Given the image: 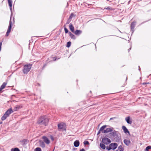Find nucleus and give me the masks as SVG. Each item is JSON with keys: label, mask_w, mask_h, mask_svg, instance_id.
<instances>
[{"label": "nucleus", "mask_w": 151, "mask_h": 151, "mask_svg": "<svg viewBox=\"0 0 151 151\" xmlns=\"http://www.w3.org/2000/svg\"><path fill=\"white\" fill-rule=\"evenodd\" d=\"M48 119L45 116L41 117L37 122V123L40 125L46 126L48 122Z\"/></svg>", "instance_id": "nucleus-1"}, {"label": "nucleus", "mask_w": 151, "mask_h": 151, "mask_svg": "<svg viewBox=\"0 0 151 151\" xmlns=\"http://www.w3.org/2000/svg\"><path fill=\"white\" fill-rule=\"evenodd\" d=\"M107 127L106 125H104L102 126L100 129V131H102V133H105L112 132L113 129L112 128H107L105 130H104V129Z\"/></svg>", "instance_id": "nucleus-2"}, {"label": "nucleus", "mask_w": 151, "mask_h": 151, "mask_svg": "<svg viewBox=\"0 0 151 151\" xmlns=\"http://www.w3.org/2000/svg\"><path fill=\"white\" fill-rule=\"evenodd\" d=\"M32 67V65L29 64L24 65L23 72L24 74H27L30 70Z\"/></svg>", "instance_id": "nucleus-3"}, {"label": "nucleus", "mask_w": 151, "mask_h": 151, "mask_svg": "<svg viewBox=\"0 0 151 151\" xmlns=\"http://www.w3.org/2000/svg\"><path fill=\"white\" fill-rule=\"evenodd\" d=\"M117 144L116 143H112L110 144L109 146H107L106 147V149L110 150L111 149L114 150L117 148Z\"/></svg>", "instance_id": "nucleus-4"}, {"label": "nucleus", "mask_w": 151, "mask_h": 151, "mask_svg": "<svg viewBox=\"0 0 151 151\" xmlns=\"http://www.w3.org/2000/svg\"><path fill=\"white\" fill-rule=\"evenodd\" d=\"M65 124L63 123L59 124L58 125V130L59 131L65 129Z\"/></svg>", "instance_id": "nucleus-5"}, {"label": "nucleus", "mask_w": 151, "mask_h": 151, "mask_svg": "<svg viewBox=\"0 0 151 151\" xmlns=\"http://www.w3.org/2000/svg\"><path fill=\"white\" fill-rule=\"evenodd\" d=\"M102 141L103 143L106 145L109 144L111 142L110 139L106 137H104L102 138Z\"/></svg>", "instance_id": "nucleus-6"}, {"label": "nucleus", "mask_w": 151, "mask_h": 151, "mask_svg": "<svg viewBox=\"0 0 151 151\" xmlns=\"http://www.w3.org/2000/svg\"><path fill=\"white\" fill-rule=\"evenodd\" d=\"M11 19V18L10 19ZM12 22L11 20V19H10L9 23V25L7 30V32L6 33V36H7L9 34L10 32H11V28H12Z\"/></svg>", "instance_id": "nucleus-7"}, {"label": "nucleus", "mask_w": 151, "mask_h": 151, "mask_svg": "<svg viewBox=\"0 0 151 151\" xmlns=\"http://www.w3.org/2000/svg\"><path fill=\"white\" fill-rule=\"evenodd\" d=\"M13 111L12 108H10L8 110L6 111L5 114L7 116H9V115L12 113L13 112Z\"/></svg>", "instance_id": "nucleus-8"}, {"label": "nucleus", "mask_w": 151, "mask_h": 151, "mask_svg": "<svg viewBox=\"0 0 151 151\" xmlns=\"http://www.w3.org/2000/svg\"><path fill=\"white\" fill-rule=\"evenodd\" d=\"M22 106L21 105H17L15 106L13 109V111H16L19 109L21 108Z\"/></svg>", "instance_id": "nucleus-9"}, {"label": "nucleus", "mask_w": 151, "mask_h": 151, "mask_svg": "<svg viewBox=\"0 0 151 151\" xmlns=\"http://www.w3.org/2000/svg\"><path fill=\"white\" fill-rule=\"evenodd\" d=\"M122 129L123 130L124 132L126 134H127L128 133L129 134V131L128 129L125 126H123L122 127Z\"/></svg>", "instance_id": "nucleus-10"}, {"label": "nucleus", "mask_w": 151, "mask_h": 151, "mask_svg": "<svg viewBox=\"0 0 151 151\" xmlns=\"http://www.w3.org/2000/svg\"><path fill=\"white\" fill-rule=\"evenodd\" d=\"M42 139H43L44 142L47 144H48L50 143V142L49 139L46 137L43 136Z\"/></svg>", "instance_id": "nucleus-11"}, {"label": "nucleus", "mask_w": 151, "mask_h": 151, "mask_svg": "<svg viewBox=\"0 0 151 151\" xmlns=\"http://www.w3.org/2000/svg\"><path fill=\"white\" fill-rule=\"evenodd\" d=\"M125 120L129 124H131L132 123V121L130 119V116H128L125 118Z\"/></svg>", "instance_id": "nucleus-12"}, {"label": "nucleus", "mask_w": 151, "mask_h": 151, "mask_svg": "<svg viewBox=\"0 0 151 151\" xmlns=\"http://www.w3.org/2000/svg\"><path fill=\"white\" fill-rule=\"evenodd\" d=\"M69 27L70 30L73 32H74V28L72 24L70 23L69 26Z\"/></svg>", "instance_id": "nucleus-13"}, {"label": "nucleus", "mask_w": 151, "mask_h": 151, "mask_svg": "<svg viewBox=\"0 0 151 151\" xmlns=\"http://www.w3.org/2000/svg\"><path fill=\"white\" fill-rule=\"evenodd\" d=\"M80 143L79 141L76 140L74 142V145L76 147H78Z\"/></svg>", "instance_id": "nucleus-14"}, {"label": "nucleus", "mask_w": 151, "mask_h": 151, "mask_svg": "<svg viewBox=\"0 0 151 151\" xmlns=\"http://www.w3.org/2000/svg\"><path fill=\"white\" fill-rule=\"evenodd\" d=\"M74 33L76 35H78L82 33V31L80 30H77L74 32Z\"/></svg>", "instance_id": "nucleus-15"}, {"label": "nucleus", "mask_w": 151, "mask_h": 151, "mask_svg": "<svg viewBox=\"0 0 151 151\" xmlns=\"http://www.w3.org/2000/svg\"><path fill=\"white\" fill-rule=\"evenodd\" d=\"M6 83L4 82L0 87V91L4 89L6 85Z\"/></svg>", "instance_id": "nucleus-16"}, {"label": "nucleus", "mask_w": 151, "mask_h": 151, "mask_svg": "<svg viewBox=\"0 0 151 151\" xmlns=\"http://www.w3.org/2000/svg\"><path fill=\"white\" fill-rule=\"evenodd\" d=\"M124 142L126 145L128 146L130 143V141L129 140L125 139L124 140Z\"/></svg>", "instance_id": "nucleus-17"}, {"label": "nucleus", "mask_w": 151, "mask_h": 151, "mask_svg": "<svg viewBox=\"0 0 151 151\" xmlns=\"http://www.w3.org/2000/svg\"><path fill=\"white\" fill-rule=\"evenodd\" d=\"M40 145L42 147H44L45 146V145L44 143L42 141H39Z\"/></svg>", "instance_id": "nucleus-18"}, {"label": "nucleus", "mask_w": 151, "mask_h": 151, "mask_svg": "<svg viewBox=\"0 0 151 151\" xmlns=\"http://www.w3.org/2000/svg\"><path fill=\"white\" fill-rule=\"evenodd\" d=\"M12 0H8V3L9 6L10 8V9H12Z\"/></svg>", "instance_id": "nucleus-19"}, {"label": "nucleus", "mask_w": 151, "mask_h": 151, "mask_svg": "<svg viewBox=\"0 0 151 151\" xmlns=\"http://www.w3.org/2000/svg\"><path fill=\"white\" fill-rule=\"evenodd\" d=\"M100 147L103 150H104L105 149V145L104 144L101 143H100Z\"/></svg>", "instance_id": "nucleus-20"}, {"label": "nucleus", "mask_w": 151, "mask_h": 151, "mask_svg": "<svg viewBox=\"0 0 151 151\" xmlns=\"http://www.w3.org/2000/svg\"><path fill=\"white\" fill-rule=\"evenodd\" d=\"M8 117V116L4 114V115L1 117V119L2 121H4Z\"/></svg>", "instance_id": "nucleus-21"}, {"label": "nucleus", "mask_w": 151, "mask_h": 151, "mask_svg": "<svg viewBox=\"0 0 151 151\" xmlns=\"http://www.w3.org/2000/svg\"><path fill=\"white\" fill-rule=\"evenodd\" d=\"M69 36L71 37V38L73 39H75L76 38L75 37L74 35L71 33L70 32L69 33Z\"/></svg>", "instance_id": "nucleus-22"}, {"label": "nucleus", "mask_w": 151, "mask_h": 151, "mask_svg": "<svg viewBox=\"0 0 151 151\" xmlns=\"http://www.w3.org/2000/svg\"><path fill=\"white\" fill-rule=\"evenodd\" d=\"M135 24H136L135 22H133L132 23V24H131V27L132 29L134 28V27H135Z\"/></svg>", "instance_id": "nucleus-23"}, {"label": "nucleus", "mask_w": 151, "mask_h": 151, "mask_svg": "<svg viewBox=\"0 0 151 151\" xmlns=\"http://www.w3.org/2000/svg\"><path fill=\"white\" fill-rule=\"evenodd\" d=\"M151 149V146H149L146 147L145 151H148L149 150Z\"/></svg>", "instance_id": "nucleus-24"}, {"label": "nucleus", "mask_w": 151, "mask_h": 151, "mask_svg": "<svg viewBox=\"0 0 151 151\" xmlns=\"http://www.w3.org/2000/svg\"><path fill=\"white\" fill-rule=\"evenodd\" d=\"M110 134L113 136H115L116 134V132L115 131L110 133Z\"/></svg>", "instance_id": "nucleus-25"}, {"label": "nucleus", "mask_w": 151, "mask_h": 151, "mask_svg": "<svg viewBox=\"0 0 151 151\" xmlns=\"http://www.w3.org/2000/svg\"><path fill=\"white\" fill-rule=\"evenodd\" d=\"M11 151H20L18 148H14V149H11Z\"/></svg>", "instance_id": "nucleus-26"}, {"label": "nucleus", "mask_w": 151, "mask_h": 151, "mask_svg": "<svg viewBox=\"0 0 151 151\" xmlns=\"http://www.w3.org/2000/svg\"><path fill=\"white\" fill-rule=\"evenodd\" d=\"M71 44V43L70 42H68L67 43V47H69L70 46Z\"/></svg>", "instance_id": "nucleus-27"}, {"label": "nucleus", "mask_w": 151, "mask_h": 151, "mask_svg": "<svg viewBox=\"0 0 151 151\" xmlns=\"http://www.w3.org/2000/svg\"><path fill=\"white\" fill-rule=\"evenodd\" d=\"M35 151H41V150L40 147H37L35 149Z\"/></svg>", "instance_id": "nucleus-28"}, {"label": "nucleus", "mask_w": 151, "mask_h": 151, "mask_svg": "<svg viewBox=\"0 0 151 151\" xmlns=\"http://www.w3.org/2000/svg\"><path fill=\"white\" fill-rule=\"evenodd\" d=\"M64 30L66 33H67L68 32V30L66 27L64 28Z\"/></svg>", "instance_id": "nucleus-29"}, {"label": "nucleus", "mask_w": 151, "mask_h": 151, "mask_svg": "<svg viewBox=\"0 0 151 151\" xmlns=\"http://www.w3.org/2000/svg\"><path fill=\"white\" fill-rule=\"evenodd\" d=\"M84 144L85 145H88L89 144V142L87 141H85L84 142Z\"/></svg>", "instance_id": "nucleus-30"}, {"label": "nucleus", "mask_w": 151, "mask_h": 151, "mask_svg": "<svg viewBox=\"0 0 151 151\" xmlns=\"http://www.w3.org/2000/svg\"><path fill=\"white\" fill-rule=\"evenodd\" d=\"M71 21V20H70L68 19V20L66 22V24H69L70 23V22Z\"/></svg>", "instance_id": "nucleus-31"}, {"label": "nucleus", "mask_w": 151, "mask_h": 151, "mask_svg": "<svg viewBox=\"0 0 151 151\" xmlns=\"http://www.w3.org/2000/svg\"><path fill=\"white\" fill-rule=\"evenodd\" d=\"M122 149H123L122 148V146H120L118 147V150H121Z\"/></svg>", "instance_id": "nucleus-32"}, {"label": "nucleus", "mask_w": 151, "mask_h": 151, "mask_svg": "<svg viewBox=\"0 0 151 151\" xmlns=\"http://www.w3.org/2000/svg\"><path fill=\"white\" fill-rule=\"evenodd\" d=\"M2 45V42L0 43V51L1 50V46Z\"/></svg>", "instance_id": "nucleus-33"}, {"label": "nucleus", "mask_w": 151, "mask_h": 151, "mask_svg": "<svg viewBox=\"0 0 151 151\" xmlns=\"http://www.w3.org/2000/svg\"><path fill=\"white\" fill-rule=\"evenodd\" d=\"M105 9H111V8L110 7H108L106 8H105Z\"/></svg>", "instance_id": "nucleus-34"}, {"label": "nucleus", "mask_w": 151, "mask_h": 151, "mask_svg": "<svg viewBox=\"0 0 151 151\" xmlns=\"http://www.w3.org/2000/svg\"><path fill=\"white\" fill-rule=\"evenodd\" d=\"M149 83H142V84L143 85H145L146 84H149Z\"/></svg>", "instance_id": "nucleus-35"}, {"label": "nucleus", "mask_w": 151, "mask_h": 151, "mask_svg": "<svg viewBox=\"0 0 151 151\" xmlns=\"http://www.w3.org/2000/svg\"><path fill=\"white\" fill-rule=\"evenodd\" d=\"M80 151H86L84 149H82Z\"/></svg>", "instance_id": "nucleus-36"}, {"label": "nucleus", "mask_w": 151, "mask_h": 151, "mask_svg": "<svg viewBox=\"0 0 151 151\" xmlns=\"http://www.w3.org/2000/svg\"><path fill=\"white\" fill-rule=\"evenodd\" d=\"M72 17H71L70 16V17H69V18L68 19H70V20H71V19H72Z\"/></svg>", "instance_id": "nucleus-37"}, {"label": "nucleus", "mask_w": 151, "mask_h": 151, "mask_svg": "<svg viewBox=\"0 0 151 151\" xmlns=\"http://www.w3.org/2000/svg\"><path fill=\"white\" fill-rule=\"evenodd\" d=\"M73 13H71V15L70 16L72 17H73Z\"/></svg>", "instance_id": "nucleus-38"}, {"label": "nucleus", "mask_w": 151, "mask_h": 151, "mask_svg": "<svg viewBox=\"0 0 151 151\" xmlns=\"http://www.w3.org/2000/svg\"><path fill=\"white\" fill-rule=\"evenodd\" d=\"M100 132H101V131H100V130H99V131L98 133V134H98L100 133ZM101 132H102V131H101Z\"/></svg>", "instance_id": "nucleus-39"}, {"label": "nucleus", "mask_w": 151, "mask_h": 151, "mask_svg": "<svg viewBox=\"0 0 151 151\" xmlns=\"http://www.w3.org/2000/svg\"><path fill=\"white\" fill-rule=\"evenodd\" d=\"M119 150V151H123V149H122L120 150Z\"/></svg>", "instance_id": "nucleus-40"}, {"label": "nucleus", "mask_w": 151, "mask_h": 151, "mask_svg": "<svg viewBox=\"0 0 151 151\" xmlns=\"http://www.w3.org/2000/svg\"><path fill=\"white\" fill-rule=\"evenodd\" d=\"M51 139L52 140H53V138L52 137Z\"/></svg>", "instance_id": "nucleus-41"}, {"label": "nucleus", "mask_w": 151, "mask_h": 151, "mask_svg": "<svg viewBox=\"0 0 151 151\" xmlns=\"http://www.w3.org/2000/svg\"><path fill=\"white\" fill-rule=\"evenodd\" d=\"M139 70H140V67H139Z\"/></svg>", "instance_id": "nucleus-42"}, {"label": "nucleus", "mask_w": 151, "mask_h": 151, "mask_svg": "<svg viewBox=\"0 0 151 151\" xmlns=\"http://www.w3.org/2000/svg\"><path fill=\"white\" fill-rule=\"evenodd\" d=\"M2 122H0V124H2Z\"/></svg>", "instance_id": "nucleus-43"}, {"label": "nucleus", "mask_w": 151, "mask_h": 151, "mask_svg": "<svg viewBox=\"0 0 151 151\" xmlns=\"http://www.w3.org/2000/svg\"><path fill=\"white\" fill-rule=\"evenodd\" d=\"M112 118H111L110 119H112Z\"/></svg>", "instance_id": "nucleus-44"}, {"label": "nucleus", "mask_w": 151, "mask_h": 151, "mask_svg": "<svg viewBox=\"0 0 151 151\" xmlns=\"http://www.w3.org/2000/svg\"><path fill=\"white\" fill-rule=\"evenodd\" d=\"M112 118H111L110 119H112Z\"/></svg>", "instance_id": "nucleus-45"}, {"label": "nucleus", "mask_w": 151, "mask_h": 151, "mask_svg": "<svg viewBox=\"0 0 151 151\" xmlns=\"http://www.w3.org/2000/svg\"><path fill=\"white\" fill-rule=\"evenodd\" d=\"M130 49H131V48H130V49H129V50H130Z\"/></svg>", "instance_id": "nucleus-46"}]
</instances>
